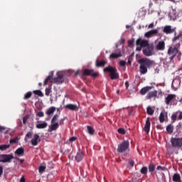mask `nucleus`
I'll list each match as a JSON object with an SVG mask.
<instances>
[{"mask_svg": "<svg viewBox=\"0 0 182 182\" xmlns=\"http://www.w3.org/2000/svg\"><path fill=\"white\" fill-rule=\"evenodd\" d=\"M38 141H39V135L35 134L31 139V144H33V146H38Z\"/></svg>", "mask_w": 182, "mask_h": 182, "instance_id": "obj_20", "label": "nucleus"}, {"mask_svg": "<svg viewBox=\"0 0 182 182\" xmlns=\"http://www.w3.org/2000/svg\"><path fill=\"white\" fill-rule=\"evenodd\" d=\"M104 72H108L112 80L119 79V74L117 73V70L114 67H112V66L106 67L104 68Z\"/></svg>", "mask_w": 182, "mask_h": 182, "instance_id": "obj_3", "label": "nucleus"}, {"mask_svg": "<svg viewBox=\"0 0 182 182\" xmlns=\"http://www.w3.org/2000/svg\"><path fill=\"white\" fill-rule=\"evenodd\" d=\"M36 127V129H46L48 127V122L45 121H38Z\"/></svg>", "mask_w": 182, "mask_h": 182, "instance_id": "obj_16", "label": "nucleus"}, {"mask_svg": "<svg viewBox=\"0 0 182 182\" xmlns=\"http://www.w3.org/2000/svg\"><path fill=\"white\" fill-rule=\"evenodd\" d=\"M166 49V43L163 41H159L155 46L156 50H164Z\"/></svg>", "mask_w": 182, "mask_h": 182, "instance_id": "obj_14", "label": "nucleus"}, {"mask_svg": "<svg viewBox=\"0 0 182 182\" xmlns=\"http://www.w3.org/2000/svg\"><path fill=\"white\" fill-rule=\"evenodd\" d=\"M139 63L140 65H143L146 68H150V66H152V65L154 63L153 60H149L148 58H141L139 60Z\"/></svg>", "mask_w": 182, "mask_h": 182, "instance_id": "obj_9", "label": "nucleus"}, {"mask_svg": "<svg viewBox=\"0 0 182 182\" xmlns=\"http://www.w3.org/2000/svg\"><path fill=\"white\" fill-rule=\"evenodd\" d=\"M180 85V81L178 80H175L172 82V87L174 88V90H177V87Z\"/></svg>", "mask_w": 182, "mask_h": 182, "instance_id": "obj_28", "label": "nucleus"}, {"mask_svg": "<svg viewBox=\"0 0 182 182\" xmlns=\"http://www.w3.org/2000/svg\"><path fill=\"white\" fill-rule=\"evenodd\" d=\"M180 38H181V34H179V35L175 36L173 38V42H176V41H178V39H180Z\"/></svg>", "mask_w": 182, "mask_h": 182, "instance_id": "obj_44", "label": "nucleus"}, {"mask_svg": "<svg viewBox=\"0 0 182 182\" xmlns=\"http://www.w3.org/2000/svg\"><path fill=\"white\" fill-rule=\"evenodd\" d=\"M107 62L106 60H102V61H97L96 62V67L97 68H100L102 66H105V64L107 63Z\"/></svg>", "mask_w": 182, "mask_h": 182, "instance_id": "obj_30", "label": "nucleus"}, {"mask_svg": "<svg viewBox=\"0 0 182 182\" xmlns=\"http://www.w3.org/2000/svg\"><path fill=\"white\" fill-rule=\"evenodd\" d=\"M36 116H38V117H43L45 116V114L43 113V112H37Z\"/></svg>", "mask_w": 182, "mask_h": 182, "instance_id": "obj_42", "label": "nucleus"}, {"mask_svg": "<svg viewBox=\"0 0 182 182\" xmlns=\"http://www.w3.org/2000/svg\"><path fill=\"white\" fill-rule=\"evenodd\" d=\"M157 170H163V167H161V166H158V167H157Z\"/></svg>", "mask_w": 182, "mask_h": 182, "instance_id": "obj_58", "label": "nucleus"}, {"mask_svg": "<svg viewBox=\"0 0 182 182\" xmlns=\"http://www.w3.org/2000/svg\"><path fill=\"white\" fill-rule=\"evenodd\" d=\"M163 32L164 33H166V35H168L170 33L176 32V28H171V26H165L164 27Z\"/></svg>", "mask_w": 182, "mask_h": 182, "instance_id": "obj_15", "label": "nucleus"}, {"mask_svg": "<svg viewBox=\"0 0 182 182\" xmlns=\"http://www.w3.org/2000/svg\"><path fill=\"white\" fill-rule=\"evenodd\" d=\"M39 86H42V84L41 82L38 83Z\"/></svg>", "mask_w": 182, "mask_h": 182, "instance_id": "obj_61", "label": "nucleus"}, {"mask_svg": "<svg viewBox=\"0 0 182 182\" xmlns=\"http://www.w3.org/2000/svg\"><path fill=\"white\" fill-rule=\"evenodd\" d=\"M119 66H126V61L125 60H120L119 61Z\"/></svg>", "mask_w": 182, "mask_h": 182, "instance_id": "obj_46", "label": "nucleus"}, {"mask_svg": "<svg viewBox=\"0 0 182 182\" xmlns=\"http://www.w3.org/2000/svg\"><path fill=\"white\" fill-rule=\"evenodd\" d=\"M63 75L65 73L63 71H58L57 73V77L52 78L53 76V71L46 77L44 81V85L48 84V82H50L51 83H63Z\"/></svg>", "mask_w": 182, "mask_h": 182, "instance_id": "obj_1", "label": "nucleus"}, {"mask_svg": "<svg viewBox=\"0 0 182 182\" xmlns=\"http://www.w3.org/2000/svg\"><path fill=\"white\" fill-rule=\"evenodd\" d=\"M122 56V53H112L109 55L110 59H117V58H120Z\"/></svg>", "mask_w": 182, "mask_h": 182, "instance_id": "obj_29", "label": "nucleus"}, {"mask_svg": "<svg viewBox=\"0 0 182 182\" xmlns=\"http://www.w3.org/2000/svg\"><path fill=\"white\" fill-rule=\"evenodd\" d=\"M141 174H147V167L144 166V167L141 169Z\"/></svg>", "mask_w": 182, "mask_h": 182, "instance_id": "obj_40", "label": "nucleus"}, {"mask_svg": "<svg viewBox=\"0 0 182 182\" xmlns=\"http://www.w3.org/2000/svg\"><path fill=\"white\" fill-rule=\"evenodd\" d=\"M173 127L172 125H168L166 127V131L169 134H171L173 133Z\"/></svg>", "mask_w": 182, "mask_h": 182, "instance_id": "obj_32", "label": "nucleus"}, {"mask_svg": "<svg viewBox=\"0 0 182 182\" xmlns=\"http://www.w3.org/2000/svg\"><path fill=\"white\" fill-rule=\"evenodd\" d=\"M58 119H59V115L55 114L53 116V117L51 119V124L48 127V132H55V130H58L59 128V122H58Z\"/></svg>", "mask_w": 182, "mask_h": 182, "instance_id": "obj_2", "label": "nucleus"}, {"mask_svg": "<svg viewBox=\"0 0 182 182\" xmlns=\"http://www.w3.org/2000/svg\"><path fill=\"white\" fill-rule=\"evenodd\" d=\"M55 112H56V107H50L46 112V114H47V116H50V115H52L53 113H55Z\"/></svg>", "mask_w": 182, "mask_h": 182, "instance_id": "obj_24", "label": "nucleus"}, {"mask_svg": "<svg viewBox=\"0 0 182 182\" xmlns=\"http://www.w3.org/2000/svg\"><path fill=\"white\" fill-rule=\"evenodd\" d=\"M51 90H52V86H48V87L46 88V96H49Z\"/></svg>", "mask_w": 182, "mask_h": 182, "instance_id": "obj_36", "label": "nucleus"}, {"mask_svg": "<svg viewBox=\"0 0 182 182\" xmlns=\"http://www.w3.org/2000/svg\"><path fill=\"white\" fill-rule=\"evenodd\" d=\"M45 170H46V166L41 165L38 168V171L41 174H42Z\"/></svg>", "mask_w": 182, "mask_h": 182, "instance_id": "obj_33", "label": "nucleus"}, {"mask_svg": "<svg viewBox=\"0 0 182 182\" xmlns=\"http://www.w3.org/2000/svg\"><path fill=\"white\" fill-rule=\"evenodd\" d=\"M125 85H127V86L129 85V82H126Z\"/></svg>", "mask_w": 182, "mask_h": 182, "instance_id": "obj_63", "label": "nucleus"}, {"mask_svg": "<svg viewBox=\"0 0 182 182\" xmlns=\"http://www.w3.org/2000/svg\"><path fill=\"white\" fill-rule=\"evenodd\" d=\"M127 28H129V26H127Z\"/></svg>", "mask_w": 182, "mask_h": 182, "instance_id": "obj_64", "label": "nucleus"}, {"mask_svg": "<svg viewBox=\"0 0 182 182\" xmlns=\"http://www.w3.org/2000/svg\"><path fill=\"white\" fill-rule=\"evenodd\" d=\"M2 173H4V168L2 166H0V177L2 176Z\"/></svg>", "mask_w": 182, "mask_h": 182, "instance_id": "obj_52", "label": "nucleus"}, {"mask_svg": "<svg viewBox=\"0 0 182 182\" xmlns=\"http://www.w3.org/2000/svg\"><path fill=\"white\" fill-rule=\"evenodd\" d=\"M177 97V95L174 94H169L165 98V103L166 105H170L172 102H174Z\"/></svg>", "mask_w": 182, "mask_h": 182, "instance_id": "obj_11", "label": "nucleus"}, {"mask_svg": "<svg viewBox=\"0 0 182 182\" xmlns=\"http://www.w3.org/2000/svg\"><path fill=\"white\" fill-rule=\"evenodd\" d=\"M150 43H149V41L144 40L143 38H139L136 40V50H141L142 48H146L149 46Z\"/></svg>", "mask_w": 182, "mask_h": 182, "instance_id": "obj_4", "label": "nucleus"}, {"mask_svg": "<svg viewBox=\"0 0 182 182\" xmlns=\"http://www.w3.org/2000/svg\"><path fill=\"white\" fill-rule=\"evenodd\" d=\"M146 110L147 114H149V116H153V114H154V109H153L151 107H148Z\"/></svg>", "mask_w": 182, "mask_h": 182, "instance_id": "obj_31", "label": "nucleus"}, {"mask_svg": "<svg viewBox=\"0 0 182 182\" xmlns=\"http://www.w3.org/2000/svg\"><path fill=\"white\" fill-rule=\"evenodd\" d=\"M31 95H32V93L31 92H28L25 95L24 99H29V97H31Z\"/></svg>", "mask_w": 182, "mask_h": 182, "instance_id": "obj_43", "label": "nucleus"}, {"mask_svg": "<svg viewBox=\"0 0 182 182\" xmlns=\"http://www.w3.org/2000/svg\"><path fill=\"white\" fill-rule=\"evenodd\" d=\"M177 53H178V49L176 46H171L168 50V55L171 56V59H174Z\"/></svg>", "mask_w": 182, "mask_h": 182, "instance_id": "obj_8", "label": "nucleus"}, {"mask_svg": "<svg viewBox=\"0 0 182 182\" xmlns=\"http://www.w3.org/2000/svg\"><path fill=\"white\" fill-rule=\"evenodd\" d=\"M157 33H159V29H154L145 33L144 36L145 38H153V36H156Z\"/></svg>", "mask_w": 182, "mask_h": 182, "instance_id": "obj_13", "label": "nucleus"}, {"mask_svg": "<svg viewBox=\"0 0 182 182\" xmlns=\"http://www.w3.org/2000/svg\"><path fill=\"white\" fill-rule=\"evenodd\" d=\"M154 86H151V87H149V86H146V87H143L141 91H140V93L141 95H146V93L147 92H149V90H151V89H154Z\"/></svg>", "mask_w": 182, "mask_h": 182, "instance_id": "obj_23", "label": "nucleus"}, {"mask_svg": "<svg viewBox=\"0 0 182 182\" xmlns=\"http://www.w3.org/2000/svg\"><path fill=\"white\" fill-rule=\"evenodd\" d=\"M84 75L86 76H92V77H97L99 73L95 72L93 70L86 69L84 70Z\"/></svg>", "mask_w": 182, "mask_h": 182, "instance_id": "obj_12", "label": "nucleus"}, {"mask_svg": "<svg viewBox=\"0 0 182 182\" xmlns=\"http://www.w3.org/2000/svg\"><path fill=\"white\" fill-rule=\"evenodd\" d=\"M117 93H118V94L120 93V91H119V90H117Z\"/></svg>", "mask_w": 182, "mask_h": 182, "instance_id": "obj_62", "label": "nucleus"}, {"mask_svg": "<svg viewBox=\"0 0 182 182\" xmlns=\"http://www.w3.org/2000/svg\"><path fill=\"white\" fill-rule=\"evenodd\" d=\"M117 132L119 134H126V130L123 128L118 129Z\"/></svg>", "mask_w": 182, "mask_h": 182, "instance_id": "obj_39", "label": "nucleus"}, {"mask_svg": "<svg viewBox=\"0 0 182 182\" xmlns=\"http://www.w3.org/2000/svg\"><path fill=\"white\" fill-rule=\"evenodd\" d=\"M87 132L91 135L95 134V129L92 127H87Z\"/></svg>", "mask_w": 182, "mask_h": 182, "instance_id": "obj_38", "label": "nucleus"}, {"mask_svg": "<svg viewBox=\"0 0 182 182\" xmlns=\"http://www.w3.org/2000/svg\"><path fill=\"white\" fill-rule=\"evenodd\" d=\"M75 159L77 163H80V161H82V160H83V152L82 151H78Z\"/></svg>", "mask_w": 182, "mask_h": 182, "instance_id": "obj_17", "label": "nucleus"}, {"mask_svg": "<svg viewBox=\"0 0 182 182\" xmlns=\"http://www.w3.org/2000/svg\"><path fill=\"white\" fill-rule=\"evenodd\" d=\"M0 159L1 163H10L11 160L14 159V155H1Z\"/></svg>", "mask_w": 182, "mask_h": 182, "instance_id": "obj_10", "label": "nucleus"}, {"mask_svg": "<svg viewBox=\"0 0 182 182\" xmlns=\"http://www.w3.org/2000/svg\"><path fill=\"white\" fill-rule=\"evenodd\" d=\"M178 58H180V56H181V52L178 51Z\"/></svg>", "mask_w": 182, "mask_h": 182, "instance_id": "obj_56", "label": "nucleus"}, {"mask_svg": "<svg viewBox=\"0 0 182 182\" xmlns=\"http://www.w3.org/2000/svg\"><path fill=\"white\" fill-rule=\"evenodd\" d=\"M23 161V159H20V163H22Z\"/></svg>", "mask_w": 182, "mask_h": 182, "instance_id": "obj_60", "label": "nucleus"}, {"mask_svg": "<svg viewBox=\"0 0 182 182\" xmlns=\"http://www.w3.org/2000/svg\"><path fill=\"white\" fill-rule=\"evenodd\" d=\"M20 182H25V177L22 176L20 179Z\"/></svg>", "mask_w": 182, "mask_h": 182, "instance_id": "obj_53", "label": "nucleus"}, {"mask_svg": "<svg viewBox=\"0 0 182 182\" xmlns=\"http://www.w3.org/2000/svg\"><path fill=\"white\" fill-rule=\"evenodd\" d=\"M147 68L145 65L140 64V68H139V72L141 73V75H146V73L147 72Z\"/></svg>", "mask_w": 182, "mask_h": 182, "instance_id": "obj_26", "label": "nucleus"}, {"mask_svg": "<svg viewBox=\"0 0 182 182\" xmlns=\"http://www.w3.org/2000/svg\"><path fill=\"white\" fill-rule=\"evenodd\" d=\"M79 70H77L76 73H75V76H77V75H79Z\"/></svg>", "mask_w": 182, "mask_h": 182, "instance_id": "obj_59", "label": "nucleus"}, {"mask_svg": "<svg viewBox=\"0 0 182 182\" xmlns=\"http://www.w3.org/2000/svg\"><path fill=\"white\" fill-rule=\"evenodd\" d=\"M65 107L66 109H68V110H73V111H76V110H79V107L75 104H68L66 105L65 106Z\"/></svg>", "mask_w": 182, "mask_h": 182, "instance_id": "obj_18", "label": "nucleus"}, {"mask_svg": "<svg viewBox=\"0 0 182 182\" xmlns=\"http://www.w3.org/2000/svg\"><path fill=\"white\" fill-rule=\"evenodd\" d=\"M153 50H154V45L151 43L143 50V53L145 56H152Z\"/></svg>", "mask_w": 182, "mask_h": 182, "instance_id": "obj_6", "label": "nucleus"}, {"mask_svg": "<svg viewBox=\"0 0 182 182\" xmlns=\"http://www.w3.org/2000/svg\"><path fill=\"white\" fill-rule=\"evenodd\" d=\"M155 168H156V167L154 166V165L151 164V165L149 166V171H153L154 170H155Z\"/></svg>", "mask_w": 182, "mask_h": 182, "instance_id": "obj_45", "label": "nucleus"}, {"mask_svg": "<svg viewBox=\"0 0 182 182\" xmlns=\"http://www.w3.org/2000/svg\"><path fill=\"white\" fill-rule=\"evenodd\" d=\"M150 126H151L150 118L148 117L146 119V124H145V126H144V131L146 132V133L147 134L150 132Z\"/></svg>", "mask_w": 182, "mask_h": 182, "instance_id": "obj_22", "label": "nucleus"}, {"mask_svg": "<svg viewBox=\"0 0 182 182\" xmlns=\"http://www.w3.org/2000/svg\"><path fill=\"white\" fill-rule=\"evenodd\" d=\"M149 29H151L152 28H154V23H151L148 26Z\"/></svg>", "mask_w": 182, "mask_h": 182, "instance_id": "obj_51", "label": "nucleus"}, {"mask_svg": "<svg viewBox=\"0 0 182 182\" xmlns=\"http://www.w3.org/2000/svg\"><path fill=\"white\" fill-rule=\"evenodd\" d=\"M133 43H134V40H131V41H128V45H129V46H133Z\"/></svg>", "mask_w": 182, "mask_h": 182, "instance_id": "obj_48", "label": "nucleus"}, {"mask_svg": "<svg viewBox=\"0 0 182 182\" xmlns=\"http://www.w3.org/2000/svg\"><path fill=\"white\" fill-rule=\"evenodd\" d=\"M19 141V138L16 137V138H14L13 139H11L10 140V143L12 144L17 143V141Z\"/></svg>", "mask_w": 182, "mask_h": 182, "instance_id": "obj_41", "label": "nucleus"}, {"mask_svg": "<svg viewBox=\"0 0 182 182\" xmlns=\"http://www.w3.org/2000/svg\"><path fill=\"white\" fill-rule=\"evenodd\" d=\"M75 140H76L75 136H72L71 138L69 139V141H70L71 143L75 141Z\"/></svg>", "mask_w": 182, "mask_h": 182, "instance_id": "obj_49", "label": "nucleus"}, {"mask_svg": "<svg viewBox=\"0 0 182 182\" xmlns=\"http://www.w3.org/2000/svg\"><path fill=\"white\" fill-rule=\"evenodd\" d=\"M171 143L173 147L180 149L182 146V138H171Z\"/></svg>", "mask_w": 182, "mask_h": 182, "instance_id": "obj_7", "label": "nucleus"}, {"mask_svg": "<svg viewBox=\"0 0 182 182\" xmlns=\"http://www.w3.org/2000/svg\"><path fill=\"white\" fill-rule=\"evenodd\" d=\"M9 147H10V145H6V144L1 145L0 146V150L1 151H4L6 150V149H9Z\"/></svg>", "mask_w": 182, "mask_h": 182, "instance_id": "obj_37", "label": "nucleus"}, {"mask_svg": "<svg viewBox=\"0 0 182 182\" xmlns=\"http://www.w3.org/2000/svg\"><path fill=\"white\" fill-rule=\"evenodd\" d=\"M173 181L181 182V177L180 176V174L175 173L173 176Z\"/></svg>", "mask_w": 182, "mask_h": 182, "instance_id": "obj_27", "label": "nucleus"}, {"mask_svg": "<svg viewBox=\"0 0 182 182\" xmlns=\"http://www.w3.org/2000/svg\"><path fill=\"white\" fill-rule=\"evenodd\" d=\"M15 154L18 157H22L25 154V149L22 147L18 148L15 151Z\"/></svg>", "mask_w": 182, "mask_h": 182, "instance_id": "obj_21", "label": "nucleus"}, {"mask_svg": "<svg viewBox=\"0 0 182 182\" xmlns=\"http://www.w3.org/2000/svg\"><path fill=\"white\" fill-rule=\"evenodd\" d=\"M33 93L34 95H37L38 96H40V97H43V93L41 90H34Z\"/></svg>", "mask_w": 182, "mask_h": 182, "instance_id": "obj_34", "label": "nucleus"}, {"mask_svg": "<svg viewBox=\"0 0 182 182\" xmlns=\"http://www.w3.org/2000/svg\"><path fill=\"white\" fill-rule=\"evenodd\" d=\"M32 137V132H28L25 136V141L28 142L29 139Z\"/></svg>", "mask_w": 182, "mask_h": 182, "instance_id": "obj_35", "label": "nucleus"}, {"mask_svg": "<svg viewBox=\"0 0 182 182\" xmlns=\"http://www.w3.org/2000/svg\"><path fill=\"white\" fill-rule=\"evenodd\" d=\"M129 166H131V167H133L134 166V161L130 160L129 161Z\"/></svg>", "mask_w": 182, "mask_h": 182, "instance_id": "obj_50", "label": "nucleus"}, {"mask_svg": "<svg viewBox=\"0 0 182 182\" xmlns=\"http://www.w3.org/2000/svg\"><path fill=\"white\" fill-rule=\"evenodd\" d=\"M167 119V112L162 111L159 115L160 123H164V121Z\"/></svg>", "mask_w": 182, "mask_h": 182, "instance_id": "obj_19", "label": "nucleus"}, {"mask_svg": "<svg viewBox=\"0 0 182 182\" xmlns=\"http://www.w3.org/2000/svg\"><path fill=\"white\" fill-rule=\"evenodd\" d=\"M124 42H126V40L124 38H121L120 43H124Z\"/></svg>", "mask_w": 182, "mask_h": 182, "instance_id": "obj_55", "label": "nucleus"}, {"mask_svg": "<svg viewBox=\"0 0 182 182\" xmlns=\"http://www.w3.org/2000/svg\"><path fill=\"white\" fill-rule=\"evenodd\" d=\"M129 141H124L118 145L117 151L118 153H124L127 149H129Z\"/></svg>", "mask_w": 182, "mask_h": 182, "instance_id": "obj_5", "label": "nucleus"}, {"mask_svg": "<svg viewBox=\"0 0 182 182\" xmlns=\"http://www.w3.org/2000/svg\"><path fill=\"white\" fill-rule=\"evenodd\" d=\"M28 116H26L23 118V124H26V122H28Z\"/></svg>", "mask_w": 182, "mask_h": 182, "instance_id": "obj_47", "label": "nucleus"}, {"mask_svg": "<svg viewBox=\"0 0 182 182\" xmlns=\"http://www.w3.org/2000/svg\"><path fill=\"white\" fill-rule=\"evenodd\" d=\"M3 130H5V128L4 127H0V132H3Z\"/></svg>", "mask_w": 182, "mask_h": 182, "instance_id": "obj_57", "label": "nucleus"}, {"mask_svg": "<svg viewBox=\"0 0 182 182\" xmlns=\"http://www.w3.org/2000/svg\"><path fill=\"white\" fill-rule=\"evenodd\" d=\"M157 97V91H152L147 94L146 99H152V97Z\"/></svg>", "mask_w": 182, "mask_h": 182, "instance_id": "obj_25", "label": "nucleus"}, {"mask_svg": "<svg viewBox=\"0 0 182 182\" xmlns=\"http://www.w3.org/2000/svg\"><path fill=\"white\" fill-rule=\"evenodd\" d=\"M178 119H180V120H181V119H182V112H179Z\"/></svg>", "mask_w": 182, "mask_h": 182, "instance_id": "obj_54", "label": "nucleus"}]
</instances>
